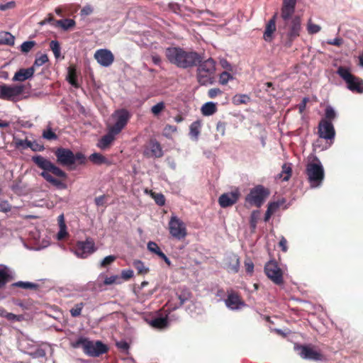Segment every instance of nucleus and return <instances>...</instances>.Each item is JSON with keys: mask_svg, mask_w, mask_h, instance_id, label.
<instances>
[{"mask_svg": "<svg viewBox=\"0 0 363 363\" xmlns=\"http://www.w3.org/2000/svg\"><path fill=\"white\" fill-rule=\"evenodd\" d=\"M164 53L169 63L182 69L196 67L203 60V56L197 52L186 50L180 47L167 48Z\"/></svg>", "mask_w": 363, "mask_h": 363, "instance_id": "obj_1", "label": "nucleus"}, {"mask_svg": "<svg viewBox=\"0 0 363 363\" xmlns=\"http://www.w3.org/2000/svg\"><path fill=\"white\" fill-rule=\"evenodd\" d=\"M32 161L38 167L43 170L40 175L48 182L60 189L67 188V185L63 181L56 179L50 174L52 173L55 176L65 180L67 177L65 172L41 155L33 156Z\"/></svg>", "mask_w": 363, "mask_h": 363, "instance_id": "obj_2", "label": "nucleus"}, {"mask_svg": "<svg viewBox=\"0 0 363 363\" xmlns=\"http://www.w3.org/2000/svg\"><path fill=\"white\" fill-rule=\"evenodd\" d=\"M57 158V162L67 167L69 170H74L78 165H84L86 163L87 159L84 154L77 152L75 154L69 149L58 147L54 151Z\"/></svg>", "mask_w": 363, "mask_h": 363, "instance_id": "obj_3", "label": "nucleus"}, {"mask_svg": "<svg viewBox=\"0 0 363 363\" xmlns=\"http://www.w3.org/2000/svg\"><path fill=\"white\" fill-rule=\"evenodd\" d=\"M283 23V20L279 23V25ZM279 30L282 38H285L284 45L291 48L293 42L300 36L301 30V20L299 16L290 17L289 23L286 28L280 29L278 26Z\"/></svg>", "mask_w": 363, "mask_h": 363, "instance_id": "obj_4", "label": "nucleus"}, {"mask_svg": "<svg viewBox=\"0 0 363 363\" xmlns=\"http://www.w3.org/2000/svg\"><path fill=\"white\" fill-rule=\"evenodd\" d=\"M71 345L73 348L82 347L84 352L90 357H99L108 350V347L102 342L99 340L93 342L82 337L74 342H72Z\"/></svg>", "mask_w": 363, "mask_h": 363, "instance_id": "obj_5", "label": "nucleus"}, {"mask_svg": "<svg viewBox=\"0 0 363 363\" xmlns=\"http://www.w3.org/2000/svg\"><path fill=\"white\" fill-rule=\"evenodd\" d=\"M196 70V78L199 84L201 86L212 84L214 82V74L216 72V62L212 58L202 60L198 65Z\"/></svg>", "mask_w": 363, "mask_h": 363, "instance_id": "obj_6", "label": "nucleus"}, {"mask_svg": "<svg viewBox=\"0 0 363 363\" xmlns=\"http://www.w3.org/2000/svg\"><path fill=\"white\" fill-rule=\"evenodd\" d=\"M306 174L310 186L312 188L320 186L325 177V172L320 161L318 158L312 162L308 163L306 167Z\"/></svg>", "mask_w": 363, "mask_h": 363, "instance_id": "obj_7", "label": "nucleus"}, {"mask_svg": "<svg viewBox=\"0 0 363 363\" xmlns=\"http://www.w3.org/2000/svg\"><path fill=\"white\" fill-rule=\"evenodd\" d=\"M336 73L347 84L349 90L354 93H363V79L352 74L350 68L340 66L337 68Z\"/></svg>", "mask_w": 363, "mask_h": 363, "instance_id": "obj_8", "label": "nucleus"}, {"mask_svg": "<svg viewBox=\"0 0 363 363\" xmlns=\"http://www.w3.org/2000/svg\"><path fill=\"white\" fill-rule=\"evenodd\" d=\"M270 192L262 185H257L252 188L245 197V202L251 206L259 208L262 206Z\"/></svg>", "mask_w": 363, "mask_h": 363, "instance_id": "obj_9", "label": "nucleus"}, {"mask_svg": "<svg viewBox=\"0 0 363 363\" xmlns=\"http://www.w3.org/2000/svg\"><path fill=\"white\" fill-rule=\"evenodd\" d=\"M112 118L115 120V123L109 128L112 133L118 134L127 125L131 118V114L127 109L121 108L114 111Z\"/></svg>", "mask_w": 363, "mask_h": 363, "instance_id": "obj_10", "label": "nucleus"}, {"mask_svg": "<svg viewBox=\"0 0 363 363\" xmlns=\"http://www.w3.org/2000/svg\"><path fill=\"white\" fill-rule=\"evenodd\" d=\"M169 234L179 240L184 239L187 235L185 223L177 216L172 215L168 223Z\"/></svg>", "mask_w": 363, "mask_h": 363, "instance_id": "obj_11", "label": "nucleus"}, {"mask_svg": "<svg viewBox=\"0 0 363 363\" xmlns=\"http://www.w3.org/2000/svg\"><path fill=\"white\" fill-rule=\"evenodd\" d=\"M295 350L298 351L299 355L303 359L321 361L324 358L320 350H316L315 347L311 345H298L295 346Z\"/></svg>", "mask_w": 363, "mask_h": 363, "instance_id": "obj_12", "label": "nucleus"}, {"mask_svg": "<svg viewBox=\"0 0 363 363\" xmlns=\"http://www.w3.org/2000/svg\"><path fill=\"white\" fill-rule=\"evenodd\" d=\"M95 243L92 238H88L84 241H78L74 247L75 255L80 258H86L96 251Z\"/></svg>", "mask_w": 363, "mask_h": 363, "instance_id": "obj_13", "label": "nucleus"}, {"mask_svg": "<svg viewBox=\"0 0 363 363\" xmlns=\"http://www.w3.org/2000/svg\"><path fill=\"white\" fill-rule=\"evenodd\" d=\"M264 272L274 284L281 285L284 282L283 272L275 261H269L264 266Z\"/></svg>", "mask_w": 363, "mask_h": 363, "instance_id": "obj_14", "label": "nucleus"}, {"mask_svg": "<svg viewBox=\"0 0 363 363\" xmlns=\"http://www.w3.org/2000/svg\"><path fill=\"white\" fill-rule=\"evenodd\" d=\"M121 283V277L118 275L107 277L101 273L99 275L97 279L92 284V289L94 291H102L105 289V286L113 284H120Z\"/></svg>", "mask_w": 363, "mask_h": 363, "instance_id": "obj_15", "label": "nucleus"}, {"mask_svg": "<svg viewBox=\"0 0 363 363\" xmlns=\"http://www.w3.org/2000/svg\"><path fill=\"white\" fill-rule=\"evenodd\" d=\"M296 4V0H283L281 9V18L283 20V23L279 25L280 29L286 27L290 17L295 12Z\"/></svg>", "mask_w": 363, "mask_h": 363, "instance_id": "obj_16", "label": "nucleus"}, {"mask_svg": "<svg viewBox=\"0 0 363 363\" xmlns=\"http://www.w3.org/2000/svg\"><path fill=\"white\" fill-rule=\"evenodd\" d=\"M25 86L22 84L7 85L4 84V100L16 101L23 93Z\"/></svg>", "mask_w": 363, "mask_h": 363, "instance_id": "obj_17", "label": "nucleus"}, {"mask_svg": "<svg viewBox=\"0 0 363 363\" xmlns=\"http://www.w3.org/2000/svg\"><path fill=\"white\" fill-rule=\"evenodd\" d=\"M318 129V133L320 138L330 140H332L335 138V128L332 122L328 121V120H320Z\"/></svg>", "mask_w": 363, "mask_h": 363, "instance_id": "obj_18", "label": "nucleus"}, {"mask_svg": "<svg viewBox=\"0 0 363 363\" xmlns=\"http://www.w3.org/2000/svg\"><path fill=\"white\" fill-rule=\"evenodd\" d=\"M225 303L228 308L233 311L239 310L245 306L240 295L232 289L228 291V297L225 300Z\"/></svg>", "mask_w": 363, "mask_h": 363, "instance_id": "obj_19", "label": "nucleus"}, {"mask_svg": "<svg viewBox=\"0 0 363 363\" xmlns=\"http://www.w3.org/2000/svg\"><path fill=\"white\" fill-rule=\"evenodd\" d=\"M240 196V191L236 189L235 191L224 193L218 198V203L220 207L225 208L235 204L239 200Z\"/></svg>", "mask_w": 363, "mask_h": 363, "instance_id": "obj_20", "label": "nucleus"}, {"mask_svg": "<svg viewBox=\"0 0 363 363\" xmlns=\"http://www.w3.org/2000/svg\"><path fill=\"white\" fill-rule=\"evenodd\" d=\"M94 58L103 67H109L114 61V55L107 49H99L94 53Z\"/></svg>", "mask_w": 363, "mask_h": 363, "instance_id": "obj_21", "label": "nucleus"}, {"mask_svg": "<svg viewBox=\"0 0 363 363\" xmlns=\"http://www.w3.org/2000/svg\"><path fill=\"white\" fill-rule=\"evenodd\" d=\"M144 155L147 157H162L163 156L162 148L156 140L150 142V146L144 151Z\"/></svg>", "mask_w": 363, "mask_h": 363, "instance_id": "obj_22", "label": "nucleus"}, {"mask_svg": "<svg viewBox=\"0 0 363 363\" xmlns=\"http://www.w3.org/2000/svg\"><path fill=\"white\" fill-rule=\"evenodd\" d=\"M277 16L278 13H275L266 25L265 30L264 33V39L266 41H271L272 39L273 33H274L277 28L276 21Z\"/></svg>", "mask_w": 363, "mask_h": 363, "instance_id": "obj_23", "label": "nucleus"}, {"mask_svg": "<svg viewBox=\"0 0 363 363\" xmlns=\"http://www.w3.org/2000/svg\"><path fill=\"white\" fill-rule=\"evenodd\" d=\"M226 268L228 272L237 273L240 269V259L237 255L233 254L226 258Z\"/></svg>", "mask_w": 363, "mask_h": 363, "instance_id": "obj_24", "label": "nucleus"}, {"mask_svg": "<svg viewBox=\"0 0 363 363\" xmlns=\"http://www.w3.org/2000/svg\"><path fill=\"white\" fill-rule=\"evenodd\" d=\"M35 72L34 67L28 69H20L16 72L13 77V81L23 82L31 78Z\"/></svg>", "mask_w": 363, "mask_h": 363, "instance_id": "obj_25", "label": "nucleus"}, {"mask_svg": "<svg viewBox=\"0 0 363 363\" xmlns=\"http://www.w3.org/2000/svg\"><path fill=\"white\" fill-rule=\"evenodd\" d=\"M66 79L74 88L78 89L80 87V84L77 80V72L75 65H72L68 67Z\"/></svg>", "mask_w": 363, "mask_h": 363, "instance_id": "obj_26", "label": "nucleus"}, {"mask_svg": "<svg viewBox=\"0 0 363 363\" xmlns=\"http://www.w3.org/2000/svg\"><path fill=\"white\" fill-rule=\"evenodd\" d=\"M116 134L111 131V128H108V133L104 135L99 141L97 146L101 150H106L113 143L115 138L114 135Z\"/></svg>", "mask_w": 363, "mask_h": 363, "instance_id": "obj_27", "label": "nucleus"}, {"mask_svg": "<svg viewBox=\"0 0 363 363\" xmlns=\"http://www.w3.org/2000/svg\"><path fill=\"white\" fill-rule=\"evenodd\" d=\"M12 279L13 277L7 267L3 266L0 267V289L4 288L6 284L12 280Z\"/></svg>", "mask_w": 363, "mask_h": 363, "instance_id": "obj_28", "label": "nucleus"}, {"mask_svg": "<svg viewBox=\"0 0 363 363\" xmlns=\"http://www.w3.org/2000/svg\"><path fill=\"white\" fill-rule=\"evenodd\" d=\"M55 27H60L64 30H69L75 26V21L71 18L57 20L55 21Z\"/></svg>", "mask_w": 363, "mask_h": 363, "instance_id": "obj_29", "label": "nucleus"}, {"mask_svg": "<svg viewBox=\"0 0 363 363\" xmlns=\"http://www.w3.org/2000/svg\"><path fill=\"white\" fill-rule=\"evenodd\" d=\"M201 111L203 116H209L217 111V106L213 102H207L202 106Z\"/></svg>", "mask_w": 363, "mask_h": 363, "instance_id": "obj_30", "label": "nucleus"}, {"mask_svg": "<svg viewBox=\"0 0 363 363\" xmlns=\"http://www.w3.org/2000/svg\"><path fill=\"white\" fill-rule=\"evenodd\" d=\"M292 167L291 163H284L281 167V172L279 174V178L283 181H288L291 177Z\"/></svg>", "mask_w": 363, "mask_h": 363, "instance_id": "obj_31", "label": "nucleus"}, {"mask_svg": "<svg viewBox=\"0 0 363 363\" xmlns=\"http://www.w3.org/2000/svg\"><path fill=\"white\" fill-rule=\"evenodd\" d=\"M11 286L22 288L24 289L37 290L39 286L35 283L19 281L12 284Z\"/></svg>", "mask_w": 363, "mask_h": 363, "instance_id": "obj_32", "label": "nucleus"}, {"mask_svg": "<svg viewBox=\"0 0 363 363\" xmlns=\"http://www.w3.org/2000/svg\"><path fill=\"white\" fill-rule=\"evenodd\" d=\"M201 127V123L199 121H196L191 124L189 135L191 138H194L195 140L198 139L200 134Z\"/></svg>", "mask_w": 363, "mask_h": 363, "instance_id": "obj_33", "label": "nucleus"}, {"mask_svg": "<svg viewBox=\"0 0 363 363\" xmlns=\"http://www.w3.org/2000/svg\"><path fill=\"white\" fill-rule=\"evenodd\" d=\"M89 160L95 164H108V160L100 153H93L89 156Z\"/></svg>", "mask_w": 363, "mask_h": 363, "instance_id": "obj_34", "label": "nucleus"}, {"mask_svg": "<svg viewBox=\"0 0 363 363\" xmlns=\"http://www.w3.org/2000/svg\"><path fill=\"white\" fill-rule=\"evenodd\" d=\"M14 41L15 38L10 33L3 32L0 33V44L13 45Z\"/></svg>", "mask_w": 363, "mask_h": 363, "instance_id": "obj_35", "label": "nucleus"}, {"mask_svg": "<svg viewBox=\"0 0 363 363\" xmlns=\"http://www.w3.org/2000/svg\"><path fill=\"white\" fill-rule=\"evenodd\" d=\"M150 324L152 327H154L155 328H160V329L164 328L168 324L167 318V317L156 318L152 320Z\"/></svg>", "mask_w": 363, "mask_h": 363, "instance_id": "obj_36", "label": "nucleus"}, {"mask_svg": "<svg viewBox=\"0 0 363 363\" xmlns=\"http://www.w3.org/2000/svg\"><path fill=\"white\" fill-rule=\"evenodd\" d=\"M133 266L137 270L138 274H146L149 272V269L146 267L145 264L140 260H134Z\"/></svg>", "mask_w": 363, "mask_h": 363, "instance_id": "obj_37", "label": "nucleus"}, {"mask_svg": "<svg viewBox=\"0 0 363 363\" xmlns=\"http://www.w3.org/2000/svg\"><path fill=\"white\" fill-rule=\"evenodd\" d=\"M250 98L246 94H236L233 98V103L235 105L246 104L250 101Z\"/></svg>", "mask_w": 363, "mask_h": 363, "instance_id": "obj_38", "label": "nucleus"}, {"mask_svg": "<svg viewBox=\"0 0 363 363\" xmlns=\"http://www.w3.org/2000/svg\"><path fill=\"white\" fill-rule=\"evenodd\" d=\"M260 212L258 210L253 211L251 213L250 218V225L252 231H255L257 228V224L259 218Z\"/></svg>", "mask_w": 363, "mask_h": 363, "instance_id": "obj_39", "label": "nucleus"}, {"mask_svg": "<svg viewBox=\"0 0 363 363\" xmlns=\"http://www.w3.org/2000/svg\"><path fill=\"white\" fill-rule=\"evenodd\" d=\"M321 30L319 25L313 23L312 19L309 18L307 23V31L310 35L318 33Z\"/></svg>", "mask_w": 363, "mask_h": 363, "instance_id": "obj_40", "label": "nucleus"}, {"mask_svg": "<svg viewBox=\"0 0 363 363\" xmlns=\"http://www.w3.org/2000/svg\"><path fill=\"white\" fill-rule=\"evenodd\" d=\"M336 118V112L333 109V108L330 106H328L325 110V118L322 120H328V121L332 122Z\"/></svg>", "mask_w": 363, "mask_h": 363, "instance_id": "obj_41", "label": "nucleus"}, {"mask_svg": "<svg viewBox=\"0 0 363 363\" xmlns=\"http://www.w3.org/2000/svg\"><path fill=\"white\" fill-rule=\"evenodd\" d=\"M165 109V104L159 102L151 108V112L155 116H158Z\"/></svg>", "mask_w": 363, "mask_h": 363, "instance_id": "obj_42", "label": "nucleus"}, {"mask_svg": "<svg viewBox=\"0 0 363 363\" xmlns=\"http://www.w3.org/2000/svg\"><path fill=\"white\" fill-rule=\"evenodd\" d=\"M151 196L158 206H162L165 204V197L162 194L152 191Z\"/></svg>", "mask_w": 363, "mask_h": 363, "instance_id": "obj_43", "label": "nucleus"}, {"mask_svg": "<svg viewBox=\"0 0 363 363\" xmlns=\"http://www.w3.org/2000/svg\"><path fill=\"white\" fill-rule=\"evenodd\" d=\"M84 306V304L82 302L77 303L69 311L71 315L74 318L79 316L81 315V313H82Z\"/></svg>", "mask_w": 363, "mask_h": 363, "instance_id": "obj_44", "label": "nucleus"}, {"mask_svg": "<svg viewBox=\"0 0 363 363\" xmlns=\"http://www.w3.org/2000/svg\"><path fill=\"white\" fill-rule=\"evenodd\" d=\"M233 77L229 72L224 71L220 74L219 76V83L222 85H225L228 82L229 80L233 79Z\"/></svg>", "mask_w": 363, "mask_h": 363, "instance_id": "obj_45", "label": "nucleus"}, {"mask_svg": "<svg viewBox=\"0 0 363 363\" xmlns=\"http://www.w3.org/2000/svg\"><path fill=\"white\" fill-rule=\"evenodd\" d=\"M50 48L53 52L55 57L58 58L60 55V45L58 41L52 40L50 43Z\"/></svg>", "mask_w": 363, "mask_h": 363, "instance_id": "obj_46", "label": "nucleus"}, {"mask_svg": "<svg viewBox=\"0 0 363 363\" xmlns=\"http://www.w3.org/2000/svg\"><path fill=\"white\" fill-rule=\"evenodd\" d=\"M48 61V55L46 54H43L39 57H36L32 67H34V69H35L36 67H40V66L43 65Z\"/></svg>", "mask_w": 363, "mask_h": 363, "instance_id": "obj_47", "label": "nucleus"}, {"mask_svg": "<svg viewBox=\"0 0 363 363\" xmlns=\"http://www.w3.org/2000/svg\"><path fill=\"white\" fill-rule=\"evenodd\" d=\"M147 249H148L149 251H150L151 252L157 255V256L159 255L160 253H161L162 252L160 250V248L158 246V245L156 242H152V241H150L147 243Z\"/></svg>", "mask_w": 363, "mask_h": 363, "instance_id": "obj_48", "label": "nucleus"}, {"mask_svg": "<svg viewBox=\"0 0 363 363\" xmlns=\"http://www.w3.org/2000/svg\"><path fill=\"white\" fill-rule=\"evenodd\" d=\"M35 45V41H26L21 45V50L23 52H28Z\"/></svg>", "mask_w": 363, "mask_h": 363, "instance_id": "obj_49", "label": "nucleus"}, {"mask_svg": "<svg viewBox=\"0 0 363 363\" xmlns=\"http://www.w3.org/2000/svg\"><path fill=\"white\" fill-rule=\"evenodd\" d=\"M43 137L48 140H56L57 138V135L52 130L51 128L44 130L43 133Z\"/></svg>", "mask_w": 363, "mask_h": 363, "instance_id": "obj_50", "label": "nucleus"}, {"mask_svg": "<svg viewBox=\"0 0 363 363\" xmlns=\"http://www.w3.org/2000/svg\"><path fill=\"white\" fill-rule=\"evenodd\" d=\"M116 259V257L115 255H108L101 262L100 265L101 267H106L111 264Z\"/></svg>", "mask_w": 363, "mask_h": 363, "instance_id": "obj_51", "label": "nucleus"}, {"mask_svg": "<svg viewBox=\"0 0 363 363\" xmlns=\"http://www.w3.org/2000/svg\"><path fill=\"white\" fill-rule=\"evenodd\" d=\"M283 202L274 201L268 204L267 211L274 214L280 207Z\"/></svg>", "mask_w": 363, "mask_h": 363, "instance_id": "obj_52", "label": "nucleus"}, {"mask_svg": "<svg viewBox=\"0 0 363 363\" xmlns=\"http://www.w3.org/2000/svg\"><path fill=\"white\" fill-rule=\"evenodd\" d=\"M11 210V206L9 203L6 201L0 199V211L4 213H7Z\"/></svg>", "mask_w": 363, "mask_h": 363, "instance_id": "obj_53", "label": "nucleus"}, {"mask_svg": "<svg viewBox=\"0 0 363 363\" xmlns=\"http://www.w3.org/2000/svg\"><path fill=\"white\" fill-rule=\"evenodd\" d=\"M27 147H29L33 151H42L44 150V146L35 141L27 143Z\"/></svg>", "mask_w": 363, "mask_h": 363, "instance_id": "obj_54", "label": "nucleus"}, {"mask_svg": "<svg viewBox=\"0 0 363 363\" xmlns=\"http://www.w3.org/2000/svg\"><path fill=\"white\" fill-rule=\"evenodd\" d=\"M177 131V128L176 126L167 124L164 128V135L169 137L171 134L176 133Z\"/></svg>", "mask_w": 363, "mask_h": 363, "instance_id": "obj_55", "label": "nucleus"}, {"mask_svg": "<svg viewBox=\"0 0 363 363\" xmlns=\"http://www.w3.org/2000/svg\"><path fill=\"white\" fill-rule=\"evenodd\" d=\"M223 94V91L218 88H212L210 89L208 91V96L211 99H214L217 96Z\"/></svg>", "mask_w": 363, "mask_h": 363, "instance_id": "obj_56", "label": "nucleus"}, {"mask_svg": "<svg viewBox=\"0 0 363 363\" xmlns=\"http://www.w3.org/2000/svg\"><path fill=\"white\" fill-rule=\"evenodd\" d=\"M227 123L223 121H218L216 125V130L218 133H219L221 135H224L225 133V128H226Z\"/></svg>", "mask_w": 363, "mask_h": 363, "instance_id": "obj_57", "label": "nucleus"}, {"mask_svg": "<svg viewBox=\"0 0 363 363\" xmlns=\"http://www.w3.org/2000/svg\"><path fill=\"white\" fill-rule=\"evenodd\" d=\"M4 318H6L7 320H11V321H20L22 319L21 315H17L12 313H9V312L6 313V314L4 315Z\"/></svg>", "mask_w": 363, "mask_h": 363, "instance_id": "obj_58", "label": "nucleus"}, {"mask_svg": "<svg viewBox=\"0 0 363 363\" xmlns=\"http://www.w3.org/2000/svg\"><path fill=\"white\" fill-rule=\"evenodd\" d=\"M27 143H30V140H21V139H15V144L17 148L22 147L23 149H26Z\"/></svg>", "mask_w": 363, "mask_h": 363, "instance_id": "obj_59", "label": "nucleus"}, {"mask_svg": "<svg viewBox=\"0 0 363 363\" xmlns=\"http://www.w3.org/2000/svg\"><path fill=\"white\" fill-rule=\"evenodd\" d=\"M116 347L122 351H128L130 348L129 344L124 340L117 342L116 344Z\"/></svg>", "mask_w": 363, "mask_h": 363, "instance_id": "obj_60", "label": "nucleus"}, {"mask_svg": "<svg viewBox=\"0 0 363 363\" xmlns=\"http://www.w3.org/2000/svg\"><path fill=\"white\" fill-rule=\"evenodd\" d=\"M245 271L249 274H252L254 271V264L250 259L245 261Z\"/></svg>", "mask_w": 363, "mask_h": 363, "instance_id": "obj_61", "label": "nucleus"}, {"mask_svg": "<svg viewBox=\"0 0 363 363\" xmlns=\"http://www.w3.org/2000/svg\"><path fill=\"white\" fill-rule=\"evenodd\" d=\"M133 277V271L130 269L123 270L121 272V279H123L124 280H128Z\"/></svg>", "mask_w": 363, "mask_h": 363, "instance_id": "obj_62", "label": "nucleus"}, {"mask_svg": "<svg viewBox=\"0 0 363 363\" xmlns=\"http://www.w3.org/2000/svg\"><path fill=\"white\" fill-rule=\"evenodd\" d=\"M93 12V8L90 6V5H87V6H84L81 11H80V14L82 16H89L90 14H91Z\"/></svg>", "mask_w": 363, "mask_h": 363, "instance_id": "obj_63", "label": "nucleus"}, {"mask_svg": "<svg viewBox=\"0 0 363 363\" xmlns=\"http://www.w3.org/2000/svg\"><path fill=\"white\" fill-rule=\"evenodd\" d=\"M16 6V3L14 1H9L6 4H0V10L1 11H6L8 9H13Z\"/></svg>", "mask_w": 363, "mask_h": 363, "instance_id": "obj_64", "label": "nucleus"}]
</instances>
